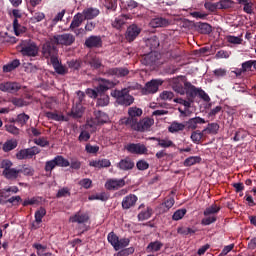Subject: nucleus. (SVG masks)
Returning a JSON list of instances; mask_svg holds the SVG:
<instances>
[{"label":"nucleus","mask_w":256,"mask_h":256,"mask_svg":"<svg viewBox=\"0 0 256 256\" xmlns=\"http://www.w3.org/2000/svg\"><path fill=\"white\" fill-rule=\"evenodd\" d=\"M47 215V210H45V208L41 207L40 209H38L35 212V221L36 223H38V225L40 223H43V217Z\"/></svg>","instance_id":"nucleus-44"},{"label":"nucleus","mask_w":256,"mask_h":256,"mask_svg":"<svg viewBox=\"0 0 256 256\" xmlns=\"http://www.w3.org/2000/svg\"><path fill=\"white\" fill-rule=\"evenodd\" d=\"M142 110L140 108L137 107H131L128 110V115L129 117H124L120 120V124L121 125H126L127 127H131L132 123L131 121H135V123L137 122V117H140L142 115Z\"/></svg>","instance_id":"nucleus-7"},{"label":"nucleus","mask_w":256,"mask_h":256,"mask_svg":"<svg viewBox=\"0 0 256 256\" xmlns=\"http://www.w3.org/2000/svg\"><path fill=\"white\" fill-rule=\"evenodd\" d=\"M41 203V198L40 197H32V198H27L23 201L22 205L23 207H27L29 205H39Z\"/></svg>","instance_id":"nucleus-48"},{"label":"nucleus","mask_w":256,"mask_h":256,"mask_svg":"<svg viewBox=\"0 0 256 256\" xmlns=\"http://www.w3.org/2000/svg\"><path fill=\"white\" fill-rule=\"evenodd\" d=\"M221 207L218 206L216 203H213L211 206L207 207L204 210V215L205 217H208V215H217V213H219Z\"/></svg>","instance_id":"nucleus-37"},{"label":"nucleus","mask_w":256,"mask_h":256,"mask_svg":"<svg viewBox=\"0 0 256 256\" xmlns=\"http://www.w3.org/2000/svg\"><path fill=\"white\" fill-rule=\"evenodd\" d=\"M173 85L172 88L175 92L184 95L186 93V87H185V83L184 86L179 82L178 78H174L172 81Z\"/></svg>","instance_id":"nucleus-29"},{"label":"nucleus","mask_w":256,"mask_h":256,"mask_svg":"<svg viewBox=\"0 0 256 256\" xmlns=\"http://www.w3.org/2000/svg\"><path fill=\"white\" fill-rule=\"evenodd\" d=\"M85 97V92H77V96L74 98L73 101V107L71 109V112L68 113L66 116V121L68 118L78 119L83 117V113L85 112V107L83 106L85 104Z\"/></svg>","instance_id":"nucleus-2"},{"label":"nucleus","mask_w":256,"mask_h":256,"mask_svg":"<svg viewBox=\"0 0 256 256\" xmlns=\"http://www.w3.org/2000/svg\"><path fill=\"white\" fill-rule=\"evenodd\" d=\"M20 53L24 57H37V55H39V47H37L35 42H24L20 45Z\"/></svg>","instance_id":"nucleus-5"},{"label":"nucleus","mask_w":256,"mask_h":256,"mask_svg":"<svg viewBox=\"0 0 256 256\" xmlns=\"http://www.w3.org/2000/svg\"><path fill=\"white\" fill-rule=\"evenodd\" d=\"M100 14L99 9L89 7L82 11V15L84 16V20H93L97 18V16Z\"/></svg>","instance_id":"nucleus-19"},{"label":"nucleus","mask_w":256,"mask_h":256,"mask_svg":"<svg viewBox=\"0 0 256 256\" xmlns=\"http://www.w3.org/2000/svg\"><path fill=\"white\" fill-rule=\"evenodd\" d=\"M41 153V149L37 146H33L28 149H22L16 153V158L19 161H23V159H32L35 155H39Z\"/></svg>","instance_id":"nucleus-8"},{"label":"nucleus","mask_w":256,"mask_h":256,"mask_svg":"<svg viewBox=\"0 0 256 256\" xmlns=\"http://www.w3.org/2000/svg\"><path fill=\"white\" fill-rule=\"evenodd\" d=\"M159 45V39L156 36H153L146 41V46L151 52H155V49H157Z\"/></svg>","instance_id":"nucleus-32"},{"label":"nucleus","mask_w":256,"mask_h":256,"mask_svg":"<svg viewBox=\"0 0 256 256\" xmlns=\"http://www.w3.org/2000/svg\"><path fill=\"white\" fill-rule=\"evenodd\" d=\"M116 84L113 81L99 78L98 86L95 89L88 88L86 94L90 98H98L101 93H105L107 90L112 89Z\"/></svg>","instance_id":"nucleus-3"},{"label":"nucleus","mask_w":256,"mask_h":256,"mask_svg":"<svg viewBox=\"0 0 256 256\" xmlns=\"http://www.w3.org/2000/svg\"><path fill=\"white\" fill-rule=\"evenodd\" d=\"M252 67H253V60L244 62L242 64V69L238 73H236L237 76H240L242 72L245 73L247 71H251Z\"/></svg>","instance_id":"nucleus-51"},{"label":"nucleus","mask_w":256,"mask_h":256,"mask_svg":"<svg viewBox=\"0 0 256 256\" xmlns=\"http://www.w3.org/2000/svg\"><path fill=\"white\" fill-rule=\"evenodd\" d=\"M57 45H65V34L56 35L53 38H50L42 46V55L45 59H50V62L53 59H57L59 50Z\"/></svg>","instance_id":"nucleus-1"},{"label":"nucleus","mask_w":256,"mask_h":256,"mask_svg":"<svg viewBox=\"0 0 256 256\" xmlns=\"http://www.w3.org/2000/svg\"><path fill=\"white\" fill-rule=\"evenodd\" d=\"M220 126L217 123H209L208 126L203 130L204 133L217 134Z\"/></svg>","instance_id":"nucleus-43"},{"label":"nucleus","mask_w":256,"mask_h":256,"mask_svg":"<svg viewBox=\"0 0 256 256\" xmlns=\"http://www.w3.org/2000/svg\"><path fill=\"white\" fill-rule=\"evenodd\" d=\"M136 167H137L138 170L144 171V170H147L149 168V163L147 161L141 159L136 163Z\"/></svg>","instance_id":"nucleus-59"},{"label":"nucleus","mask_w":256,"mask_h":256,"mask_svg":"<svg viewBox=\"0 0 256 256\" xmlns=\"http://www.w3.org/2000/svg\"><path fill=\"white\" fill-rule=\"evenodd\" d=\"M111 165V162L108 159L95 160L90 162V166L96 168H107Z\"/></svg>","instance_id":"nucleus-36"},{"label":"nucleus","mask_w":256,"mask_h":256,"mask_svg":"<svg viewBox=\"0 0 256 256\" xmlns=\"http://www.w3.org/2000/svg\"><path fill=\"white\" fill-rule=\"evenodd\" d=\"M55 167H65V158L63 156H56L54 159L46 161L44 169L46 173H51Z\"/></svg>","instance_id":"nucleus-9"},{"label":"nucleus","mask_w":256,"mask_h":256,"mask_svg":"<svg viewBox=\"0 0 256 256\" xmlns=\"http://www.w3.org/2000/svg\"><path fill=\"white\" fill-rule=\"evenodd\" d=\"M205 123H206L205 119H203L201 117H194V118H191L188 121H186L185 126L189 130H195L198 128L199 124H205Z\"/></svg>","instance_id":"nucleus-20"},{"label":"nucleus","mask_w":256,"mask_h":256,"mask_svg":"<svg viewBox=\"0 0 256 256\" xmlns=\"http://www.w3.org/2000/svg\"><path fill=\"white\" fill-rule=\"evenodd\" d=\"M128 19H130L129 15H120L116 17L115 20L112 22V27L117 30H121Z\"/></svg>","instance_id":"nucleus-22"},{"label":"nucleus","mask_w":256,"mask_h":256,"mask_svg":"<svg viewBox=\"0 0 256 256\" xmlns=\"http://www.w3.org/2000/svg\"><path fill=\"white\" fill-rule=\"evenodd\" d=\"M83 21H85V17L83 16V13H78L74 16L70 28L71 29H75L79 26H81V24L83 23Z\"/></svg>","instance_id":"nucleus-33"},{"label":"nucleus","mask_w":256,"mask_h":256,"mask_svg":"<svg viewBox=\"0 0 256 256\" xmlns=\"http://www.w3.org/2000/svg\"><path fill=\"white\" fill-rule=\"evenodd\" d=\"M107 241L116 251V248H118V242H119L118 236L114 232H110L107 236Z\"/></svg>","instance_id":"nucleus-40"},{"label":"nucleus","mask_w":256,"mask_h":256,"mask_svg":"<svg viewBox=\"0 0 256 256\" xmlns=\"http://www.w3.org/2000/svg\"><path fill=\"white\" fill-rule=\"evenodd\" d=\"M111 96L116 98L118 104L123 106H130L134 102V97L129 95V89L113 90Z\"/></svg>","instance_id":"nucleus-4"},{"label":"nucleus","mask_w":256,"mask_h":256,"mask_svg":"<svg viewBox=\"0 0 256 256\" xmlns=\"http://www.w3.org/2000/svg\"><path fill=\"white\" fill-rule=\"evenodd\" d=\"M104 74L107 76H116L118 78H122L129 74V70L125 67L109 68Z\"/></svg>","instance_id":"nucleus-16"},{"label":"nucleus","mask_w":256,"mask_h":256,"mask_svg":"<svg viewBox=\"0 0 256 256\" xmlns=\"http://www.w3.org/2000/svg\"><path fill=\"white\" fill-rule=\"evenodd\" d=\"M11 193H19V187L10 186L8 188H4L1 192V197H4V199H7V197H11Z\"/></svg>","instance_id":"nucleus-38"},{"label":"nucleus","mask_w":256,"mask_h":256,"mask_svg":"<svg viewBox=\"0 0 256 256\" xmlns=\"http://www.w3.org/2000/svg\"><path fill=\"white\" fill-rule=\"evenodd\" d=\"M108 121V115L100 110L94 111V118H92V124H90L91 127L95 125H101Z\"/></svg>","instance_id":"nucleus-17"},{"label":"nucleus","mask_w":256,"mask_h":256,"mask_svg":"<svg viewBox=\"0 0 256 256\" xmlns=\"http://www.w3.org/2000/svg\"><path fill=\"white\" fill-rule=\"evenodd\" d=\"M185 127H186V123L183 124V123H178V122L174 121L169 126L168 130L171 133H176V132H179V131H183L185 129Z\"/></svg>","instance_id":"nucleus-39"},{"label":"nucleus","mask_w":256,"mask_h":256,"mask_svg":"<svg viewBox=\"0 0 256 256\" xmlns=\"http://www.w3.org/2000/svg\"><path fill=\"white\" fill-rule=\"evenodd\" d=\"M126 150L132 154H138V155H142V154H147L148 149L146 148V146L144 144H140V143H129L126 146Z\"/></svg>","instance_id":"nucleus-14"},{"label":"nucleus","mask_w":256,"mask_h":256,"mask_svg":"<svg viewBox=\"0 0 256 256\" xmlns=\"http://www.w3.org/2000/svg\"><path fill=\"white\" fill-rule=\"evenodd\" d=\"M198 30L201 34H210L212 32V26L208 23H199Z\"/></svg>","instance_id":"nucleus-49"},{"label":"nucleus","mask_w":256,"mask_h":256,"mask_svg":"<svg viewBox=\"0 0 256 256\" xmlns=\"http://www.w3.org/2000/svg\"><path fill=\"white\" fill-rule=\"evenodd\" d=\"M140 33H141V28H139L135 24H132L127 28V31L125 33V38L129 43H131L139 36Z\"/></svg>","instance_id":"nucleus-13"},{"label":"nucleus","mask_w":256,"mask_h":256,"mask_svg":"<svg viewBox=\"0 0 256 256\" xmlns=\"http://www.w3.org/2000/svg\"><path fill=\"white\" fill-rule=\"evenodd\" d=\"M20 173H23V175H27L29 177L33 176V173H35V170L31 166L24 165L22 169H18Z\"/></svg>","instance_id":"nucleus-55"},{"label":"nucleus","mask_w":256,"mask_h":256,"mask_svg":"<svg viewBox=\"0 0 256 256\" xmlns=\"http://www.w3.org/2000/svg\"><path fill=\"white\" fill-rule=\"evenodd\" d=\"M150 139L154 140V141H158V146H160L162 148L175 147V144L173 143V141H171L169 139H160V138H156V137H152Z\"/></svg>","instance_id":"nucleus-34"},{"label":"nucleus","mask_w":256,"mask_h":256,"mask_svg":"<svg viewBox=\"0 0 256 256\" xmlns=\"http://www.w3.org/2000/svg\"><path fill=\"white\" fill-rule=\"evenodd\" d=\"M46 117L52 121H65V116L56 112H46Z\"/></svg>","instance_id":"nucleus-47"},{"label":"nucleus","mask_w":256,"mask_h":256,"mask_svg":"<svg viewBox=\"0 0 256 256\" xmlns=\"http://www.w3.org/2000/svg\"><path fill=\"white\" fill-rule=\"evenodd\" d=\"M51 64L53 65L56 73H58L59 75H65V67H63L61 64H59V59H53L51 61Z\"/></svg>","instance_id":"nucleus-42"},{"label":"nucleus","mask_w":256,"mask_h":256,"mask_svg":"<svg viewBox=\"0 0 256 256\" xmlns=\"http://www.w3.org/2000/svg\"><path fill=\"white\" fill-rule=\"evenodd\" d=\"M130 244V240L129 238H121L118 240V248L115 249V251H119V250H122V249H125L129 246Z\"/></svg>","instance_id":"nucleus-52"},{"label":"nucleus","mask_w":256,"mask_h":256,"mask_svg":"<svg viewBox=\"0 0 256 256\" xmlns=\"http://www.w3.org/2000/svg\"><path fill=\"white\" fill-rule=\"evenodd\" d=\"M132 123L131 129L138 132H146L150 130V127L154 124V120L150 118H143L142 120L135 122V120L130 121Z\"/></svg>","instance_id":"nucleus-6"},{"label":"nucleus","mask_w":256,"mask_h":256,"mask_svg":"<svg viewBox=\"0 0 256 256\" xmlns=\"http://www.w3.org/2000/svg\"><path fill=\"white\" fill-rule=\"evenodd\" d=\"M84 45L89 49L101 48L103 46V41L101 36L91 35L85 40Z\"/></svg>","instance_id":"nucleus-12"},{"label":"nucleus","mask_w":256,"mask_h":256,"mask_svg":"<svg viewBox=\"0 0 256 256\" xmlns=\"http://www.w3.org/2000/svg\"><path fill=\"white\" fill-rule=\"evenodd\" d=\"M68 66L70 69L72 70H79V68H81V61L79 60H72L70 62H68Z\"/></svg>","instance_id":"nucleus-64"},{"label":"nucleus","mask_w":256,"mask_h":256,"mask_svg":"<svg viewBox=\"0 0 256 256\" xmlns=\"http://www.w3.org/2000/svg\"><path fill=\"white\" fill-rule=\"evenodd\" d=\"M17 145H18V142L16 139H10L3 144L2 150L4 151V153H9V151H13V149H17Z\"/></svg>","instance_id":"nucleus-27"},{"label":"nucleus","mask_w":256,"mask_h":256,"mask_svg":"<svg viewBox=\"0 0 256 256\" xmlns=\"http://www.w3.org/2000/svg\"><path fill=\"white\" fill-rule=\"evenodd\" d=\"M125 185V180L122 179H108L105 183V188L107 191H117Z\"/></svg>","instance_id":"nucleus-11"},{"label":"nucleus","mask_w":256,"mask_h":256,"mask_svg":"<svg viewBox=\"0 0 256 256\" xmlns=\"http://www.w3.org/2000/svg\"><path fill=\"white\" fill-rule=\"evenodd\" d=\"M135 166L134 162L129 158H125V159H122L118 164H117V167L120 169V170H123V171H127V170H131L133 169V167Z\"/></svg>","instance_id":"nucleus-24"},{"label":"nucleus","mask_w":256,"mask_h":256,"mask_svg":"<svg viewBox=\"0 0 256 256\" xmlns=\"http://www.w3.org/2000/svg\"><path fill=\"white\" fill-rule=\"evenodd\" d=\"M109 104V96L104 93H99V98L97 100V105L100 107L107 106Z\"/></svg>","instance_id":"nucleus-50"},{"label":"nucleus","mask_w":256,"mask_h":256,"mask_svg":"<svg viewBox=\"0 0 256 256\" xmlns=\"http://www.w3.org/2000/svg\"><path fill=\"white\" fill-rule=\"evenodd\" d=\"M163 84L161 79L151 80L145 84V87L141 90L143 95L154 94L158 91L159 86Z\"/></svg>","instance_id":"nucleus-10"},{"label":"nucleus","mask_w":256,"mask_h":256,"mask_svg":"<svg viewBox=\"0 0 256 256\" xmlns=\"http://www.w3.org/2000/svg\"><path fill=\"white\" fill-rule=\"evenodd\" d=\"M201 88H196L190 82H185V93L193 100L199 95Z\"/></svg>","instance_id":"nucleus-21"},{"label":"nucleus","mask_w":256,"mask_h":256,"mask_svg":"<svg viewBox=\"0 0 256 256\" xmlns=\"http://www.w3.org/2000/svg\"><path fill=\"white\" fill-rule=\"evenodd\" d=\"M157 61V55L155 51H150V53L145 54L142 59V64L146 66H151Z\"/></svg>","instance_id":"nucleus-23"},{"label":"nucleus","mask_w":256,"mask_h":256,"mask_svg":"<svg viewBox=\"0 0 256 256\" xmlns=\"http://www.w3.org/2000/svg\"><path fill=\"white\" fill-rule=\"evenodd\" d=\"M175 203V200L173 197H170L168 199H166L162 204L161 207H165L164 211H169V209H171L173 207Z\"/></svg>","instance_id":"nucleus-56"},{"label":"nucleus","mask_w":256,"mask_h":256,"mask_svg":"<svg viewBox=\"0 0 256 256\" xmlns=\"http://www.w3.org/2000/svg\"><path fill=\"white\" fill-rule=\"evenodd\" d=\"M200 161H201V158L199 156H191L184 161V166L186 167L192 166L196 163H199Z\"/></svg>","instance_id":"nucleus-53"},{"label":"nucleus","mask_w":256,"mask_h":256,"mask_svg":"<svg viewBox=\"0 0 256 256\" xmlns=\"http://www.w3.org/2000/svg\"><path fill=\"white\" fill-rule=\"evenodd\" d=\"M13 29L16 37H19V35H23V33H27V27L19 24L18 19L13 20Z\"/></svg>","instance_id":"nucleus-26"},{"label":"nucleus","mask_w":256,"mask_h":256,"mask_svg":"<svg viewBox=\"0 0 256 256\" xmlns=\"http://www.w3.org/2000/svg\"><path fill=\"white\" fill-rule=\"evenodd\" d=\"M138 201V197L135 194H129L125 196L122 200V209L128 210L135 207Z\"/></svg>","instance_id":"nucleus-18"},{"label":"nucleus","mask_w":256,"mask_h":256,"mask_svg":"<svg viewBox=\"0 0 256 256\" xmlns=\"http://www.w3.org/2000/svg\"><path fill=\"white\" fill-rule=\"evenodd\" d=\"M151 215H153V210L150 207H147L146 210L141 211L138 214L139 221H146L147 219H150Z\"/></svg>","instance_id":"nucleus-41"},{"label":"nucleus","mask_w":256,"mask_h":256,"mask_svg":"<svg viewBox=\"0 0 256 256\" xmlns=\"http://www.w3.org/2000/svg\"><path fill=\"white\" fill-rule=\"evenodd\" d=\"M163 247V243L156 240L154 242H150L149 245L146 247L147 253L159 252Z\"/></svg>","instance_id":"nucleus-30"},{"label":"nucleus","mask_w":256,"mask_h":256,"mask_svg":"<svg viewBox=\"0 0 256 256\" xmlns=\"http://www.w3.org/2000/svg\"><path fill=\"white\" fill-rule=\"evenodd\" d=\"M19 65H21V61H19V59L12 60L3 66V73H11V71H15Z\"/></svg>","instance_id":"nucleus-25"},{"label":"nucleus","mask_w":256,"mask_h":256,"mask_svg":"<svg viewBox=\"0 0 256 256\" xmlns=\"http://www.w3.org/2000/svg\"><path fill=\"white\" fill-rule=\"evenodd\" d=\"M100 147L98 145H91V143L86 144L85 151L90 154H96L99 152Z\"/></svg>","instance_id":"nucleus-57"},{"label":"nucleus","mask_w":256,"mask_h":256,"mask_svg":"<svg viewBox=\"0 0 256 256\" xmlns=\"http://www.w3.org/2000/svg\"><path fill=\"white\" fill-rule=\"evenodd\" d=\"M27 121H29V115L22 113L17 116V118L14 120V123H18V125L23 127L24 125H27Z\"/></svg>","instance_id":"nucleus-46"},{"label":"nucleus","mask_w":256,"mask_h":256,"mask_svg":"<svg viewBox=\"0 0 256 256\" xmlns=\"http://www.w3.org/2000/svg\"><path fill=\"white\" fill-rule=\"evenodd\" d=\"M70 221L72 223H80V224L87 223V221H89V215L77 213L70 218Z\"/></svg>","instance_id":"nucleus-31"},{"label":"nucleus","mask_w":256,"mask_h":256,"mask_svg":"<svg viewBox=\"0 0 256 256\" xmlns=\"http://www.w3.org/2000/svg\"><path fill=\"white\" fill-rule=\"evenodd\" d=\"M150 25L153 28L167 27L169 25V21L165 18L158 17V18L151 20Z\"/></svg>","instance_id":"nucleus-28"},{"label":"nucleus","mask_w":256,"mask_h":256,"mask_svg":"<svg viewBox=\"0 0 256 256\" xmlns=\"http://www.w3.org/2000/svg\"><path fill=\"white\" fill-rule=\"evenodd\" d=\"M204 7L209 10L210 12H215L218 7H219V3H211V2H206L204 4Z\"/></svg>","instance_id":"nucleus-63"},{"label":"nucleus","mask_w":256,"mask_h":256,"mask_svg":"<svg viewBox=\"0 0 256 256\" xmlns=\"http://www.w3.org/2000/svg\"><path fill=\"white\" fill-rule=\"evenodd\" d=\"M37 66L33 65V63H25L24 64V71L26 73H37Z\"/></svg>","instance_id":"nucleus-58"},{"label":"nucleus","mask_w":256,"mask_h":256,"mask_svg":"<svg viewBox=\"0 0 256 256\" xmlns=\"http://www.w3.org/2000/svg\"><path fill=\"white\" fill-rule=\"evenodd\" d=\"M186 212V209H179L175 211L172 216L173 221H180V219H183L184 215H186Z\"/></svg>","instance_id":"nucleus-54"},{"label":"nucleus","mask_w":256,"mask_h":256,"mask_svg":"<svg viewBox=\"0 0 256 256\" xmlns=\"http://www.w3.org/2000/svg\"><path fill=\"white\" fill-rule=\"evenodd\" d=\"M97 28V22L92 20H87V23L85 25V31L86 32H93Z\"/></svg>","instance_id":"nucleus-60"},{"label":"nucleus","mask_w":256,"mask_h":256,"mask_svg":"<svg viewBox=\"0 0 256 256\" xmlns=\"http://www.w3.org/2000/svg\"><path fill=\"white\" fill-rule=\"evenodd\" d=\"M21 89V85L17 82H2L0 84V91L3 93H17Z\"/></svg>","instance_id":"nucleus-15"},{"label":"nucleus","mask_w":256,"mask_h":256,"mask_svg":"<svg viewBox=\"0 0 256 256\" xmlns=\"http://www.w3.org/2000/svg\"><path fill=\"white\" fill-rule=\"evenodd\" d=\"M5 128L8 133H11L12 135H19V128H17L15 125L7 124Z\"/></svg>","instance_id":"nucleus-61"},{"label":"nucleus","mask_w":256,"mask_h":256,"mask_svg":"<svg viewBox=\"0 0 256 256\" xmlns=\"http://www.w3.org/2000/svg\"><path fill=\"white\" fill-rule=\"evenodd\" d=\"M19 173H21V171L15 168H10L9 170H3L2 172L4 177H6V179H17V177H19Z\"/></svg>","instance_id":"nucleus-35"},{"label":"nucleus","mask_w":256,"mask_h":256,"mask_svg":"<svg viewBox=\"0 0 256 256\" xmlns=\"http://www.w3.org/2000/svg\"><path fill=\"white\" fill-rule=\"evenodd\" d=\"M227 41L231 44H235V45H239V44H242L243 42V39L240 38V37H236V36H227Z\"/></svg>","instance_id":"nucleus-62"},{"label":"nucleus","mask_w":256,"mask_h":256,"mask_svg":"<svg viewBox=\"0 0 256 256\" xmlns=\"http://www.w3.org/2000/svg\"><path fill=\"white\" fill-rule=\"evenodd\" d=\"M205 132H201L200 130L193 131L191 134V140L195 144H199L204 136Z\"/></svg>","instance_id":"nucleus-45"}]
</instances>
